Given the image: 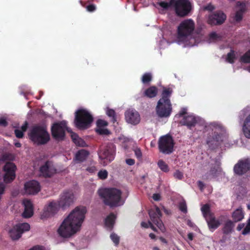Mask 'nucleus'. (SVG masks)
<instances>
[{"instance_id":"nucleus-1","label":"nucleus","mask_w":250,"mask_h":250,"mask_svg":"<svg viewBox=\"0 0 250 250\" xmlns=\"http://www.w3.org/2000/svg\"><path fill=\"white\" fill-rule=\"evenodd\" d=\"M86 212L84 207H76L63 221L58 229V234L62 237L69 238L80 229Z\"/></svg>"},{"instance_id":"nucleus-2","label":"nucleus","mask_w":250,"mask_h":250,"mask_svg":"<svg viewBox=\"0 0 250 250\" xmlns=\"http://www.w3.org/2000/svg\"><path fill=\"white\" fill-rule=\"evenodd\" d=\"M173 92L170 87H163L161 98L159 100L156 106L157 115L161 118L169 117L172 111L170 98Z\"/></svg>"},{"instance_id":"nucleus-3","label":"nucleus","mask_w":250,"mask_h":250,"mask_svg":"<svg viewBox=\"0 0 250 250\" xmlns=\"http://www.w3.org/2000/svg\"><path fill=\"white\" fill-rule=\"evenodd\" d=\"M100 196L104 199L105 205L111 208L121 205L122 192L116 188H105L101 191Z\"/></svg>"},{"instance_id":"nucleus-4","label":"nucleus","mask_w":250,"mask_h":250,"mask_svg":"<svg viewBox=\"0 0 250 250\" xmlns=\"http://www.w3.org/2000/svg\"><path fill=\"white\" fill-rule=\"evenodd\" d=\"M28 136L30 140L38 146L46 144L50 139L46 128L40 125L33 126Z\"/></svg>"},{"instance_id":"nucleus-5","label":"nucleus","mask_w":250,"mask_h":250,"mask_svg":"<svg viewBox=\"0 0 250 250\" xmlns=\"http://www.w3.org/2000/svg\"><path fill=\"white\" fill-rule=\"evenodd\" d=\"M93 121L92 115L85 109L77 110L75 113L74 124L80 130L89 128Z\"/></svg>"},{"instance_id":"nucleus-6","label":"nucleus","mask_w":250,"mask_h":250,"mask_svg":"<svg viewBox=\"0 0 250 250\" xmlns=\"http://www.w3.org/2000/svg\"><path fill=\"white\" fill-rule=\"evenodd\" d=\"M195 29V23L191 19H187L182 21L177 29L178 38L182 41L190 36Z\"/></svg>"},{"instance_id":"nucleus-7","label":"nucleus","mask_w":250,"mask_h":250,"mask_svg":"<svg viewBox=\"0 0 250 250\" xmlns=\"http://www.w3.org/2000/svg\"><path fill=\"white\" fill-rule=\"evenodd\" d=\"M174 141L169 134L161 136L158 142L160 152L164 154H170L174 151Z\"/></svg>"},{"instance_id":"nucleus-8","label":"nucleus","mask_w":250,"mask_h":250,"mask_svg":"<svg viewBox=\"0 0 250 250\" xmlns=\"http://www.w3.org/2000/svg\"><path fill=\"white\" fill-rule=\"evenodd\" d=\"M116 147L111 143L107 144L103 148L101 147L99 152V158L104 160V165L112 161L115 156Z\"/></svg>"},{"instance_id":"nucleus-9","label":"nucleus","mask_w":250,"mask_h":250,"mask_svg":"<svg viewBox=\"0 0 250 250\" xmlns=\"http://www.w3.org/2000/svg\"><path fill=\"white\" fill-rule=\"evenodd\" d=\"M66 130L68 132H72L70 128L67 127L65 122L55 123L51 127L52 137L58 141L63 140L65 137Z\"/></svg>"},{"instance_id":"nucleus-10","label":"nucleus","mask_w":250,"mask_h":250,"mask_svg":"<svg viewBox=\"0 0 250 250\" xmlns=\"http://www.w3.org/2000/svg\"><path fill=\"white\" fill-rule=\"evenodd\" d=\"M62 208L57 200H52L45 206L41 215L42 219L53 217Z\"/></svg>"},{"instance_id":"nucleus-11","label":"nucleus","mask_w":250,"mask_h":250,"mask_svg":"<svg viewBox=\"0 0 250 250\" xmlns=\"http://www.w3.org/2000/svg\"><path fill=\"white\" fill-rule=\"evenodd\" d=\"M176 14L179 17H185L191 10V4L188 0H177L174 2Z\"/></svg>"},{"instance_id":"nucleus-12","label":"nucleus","mask_w":250,"mask_h":250,"mask_svg":"<svg viewBox=\"0 0 250 250\" xmlns=\"http://www.w3.org/2000/svg\"><path fill=\"white\" fill-rule=\"evenodd\" d=\"M30 228L29 224L27 223H19L10 229L9 233L12 240H18L24 232L28 231Z\"/></svg>"},{"instance_id":"nucleus-13","label":"nucleus","mask_w":250,"mask_h":250,"mask_svg":"<svg viewBox=\"0 0 250 250\" xmlns=\"http://www.w3.org/2000/svg\"><path fill=\"white\" fill-rule=\"evenodd\" d=\"M226 18L227 16L224 12L216 11L208 16L207 22L211 26L221 25L225 22Z\"/></svg>"},{"instance_id":"nucleus-14","label":"nucleus","mask_w":250,"mask_h":250,"mask_svg":"<svg viewBox=\"0 0 250 250\" xmlns=\"http://www.w3.org/2000/svg\"><path fill=\"white\" fill-rule=\"evenodd\" d=\"M16 165L12 162H8L3 167L5 174L3 176V180L6 183L12 182L16 177Z\"/></svg>"},{"instance_id":"nucleus-15","label":"nucleus","mask_w":250,"mask_h":250,"mask_svg":"<svg viewBox=\"0 0 250 250\" xmlns=\"http://www.w3.org/2000/svg\"><path fill=\"white\" fill-rule=\"evenodd\" d=\"M151 221L162 231L165 230L164 225L161 219L162 213L159 208H151L148 212Z\"/></svg>"},{"instance_id":"nucleus-16","label":"nucleus","mask_w":250,"mask_h":250,"mask_svg":"<svg viewBox=\"0 0 250 250\" xmlns=\"http://www.w3.org/2000/svg\"><path fill=\"white\" fill-rule=\"evenodd\" d=\"M250 169V159H245L240 160L233 167V171L236 175L241 176Z\"/></svg>"},{"instance_id":"nucleus-17","label":"nucleus","mask_w":250,"mask_h":250,"mask_svg":"<svg viewBox=\"0 0 250 250\" xmlns=\"http://www.w3.org/2000/svg\"><path fill=\"white\" fill-rule=\"evenodd\" d=\"M40 172L43 177L49 178L56 172V169L51 161H47L40 167Z\"/></svg>"},{"instance_id":"nucleus-18","label":"nucleus","mask_w":250,"mask_h":250,"mask_svg":"<svg viewBox=\"0 0 250 250\" xmlns=\"http://www.w3.org/2000/svg\"><path fill=\"white\" fill-rule=\"evenodd\" d=\"M61 208L63 209L69 207L74 201V194L71 191H64L57 200Z\"/></svg>"},{"instance_id":"nucleus-19","label":"nucleus","mask_w":250,"mask_h":250,"mask_svg":"<svg viewBox=\"0 0 250 250\" xmlns=\"http://www.w3.org/2000/svg\"><path fill=\"white\" fill-rule=\"evenodd\" d=\"M25 193L29 195H35L41 190L40 183L36 180H31L24 184Z\"/></svg>"},{"instance_id":"nucleus-20","label":"nucleus","mask_w":250,"mask_h":250,"mask_svg":"<svg viewBox=\"0 0 250 250\" xmlns=\"http://www.w3.org/2000/svg\"><path fill=\"white\" fill-rule=\"evenodd\" d=\"M125 117L127 122L133 125L138 124L140 121L139 113L134 110H127L125 112Z\"/></svg>"},{"instance_id":"nucleus-21","label":"nucleus","mask_w":250,"mask_h":250,"mask_svg":"<svg viewBox=\"0 0 250 250\" xmlns=\"http://www.w3.org/2000/svg\"><path fill=\"white\" fill-rule=\"evenodd\" d=\"M23 204L24 210L22 214V217L25 218L31 217L33 215V207L31 201L29 200H24Z\"/></svg>"},{"instance_id":"nucleus-22","label":"nucleus","mask_w":250,"mask_h":250,"mask_svg":"<svg viewBox=\"0 0 250 250\" xmlns=\"http://www.w3.org/2000/svg\"><path fill=\"white\" fill-rule=\"evenodd\" d=\"M180 124L182 125L187 126L189 129L194 127L197 124V120L195 116L193 115H188L184 117L180 121Z\"/></svg>"},{"instance_id":"nucleus-23","label":"nucleus","mask_w":250,"mask_h":250,"mask_svg":"<svg viewBox=\"0 0 250 250\" xmlns=\"http://www.w3.org/2000/svg\"><path fill=\"white\" fill-rule=\"evenodd\" d=\"M89 155V152L84 149L78 151L75 156L74 160L77 163H82L85 161Z\"/></svg>"},{"instance_id":"nucleus-24","label":"nucleus","mask_w":250,"mask_h":250,"mask_svg":"<svg viewBox=\"0 0 250 250\" xmlns=\"http://www.w3.org/2000/svg\"><path fill=\"white\" fill-rule=\"evenodd\" d=\"M209 229L212 231L217 229L220 225V222L215 219L214 214L205 219Z\"/></svg>"},{"instance_id":"nucleus-25","label":"nucleus","mask_w":250,"mask_h":250,"mask_svg":"<svg viewBox=\"0 0 250 250\" xmlns=\"http://www.w3.org/2000/svg\"><path fill=\"white\" fill-rule=\"evenodd\" d=\"M158 93V88L154 85L150 86L146 88L143 93V96L148 98L155 97Z\"/></svg>"},{"instance_id":"nucleus-26","label":"nucleus","mask_w":250,"mask_h":250,"mask_svg":"<svg viewBox=\"0 0 250 250\" xmlns=\"http://www.w3.org/2000/svg\"><path fill=\"white\" fill-rule=\"evenodd\" d=\"M242 129L244 136L250 139V114L246 118Z\"/></svg>"},{"instance_id":"nucleus-27","label":"nucleus","mask_w":250,"mask_h":250,"mask_svg":"<svg viewBox=\"0 0 250 250\" xmlns=\"http://www.w3.org/2000/svg\"><path fill=\"white\" fill-rule=\"evenodd\" d=\"M71 136L73 142L76 146L81 147L86 146L85 142L83 139L80 138L76 133L71 132Z\"/></svg>"},{"instance_id":"nucleus-28","label":"nucleus","mask_w":250,"mask_h":250,"mask_svg":"<svg viewBox=\"0 0 250 250\" xmlns=\"http://www.w3.org/2000/svg\"><path fill=\"white\" fill-rule=\"evenodd\" d=\"M234 227V223L230 220H227L224 224L222 231L224 234H229L232 232Z\"/></svg>"},{"instance_id":"nucleus-29","label":"nucleus","mask_w":250,"mask_h":250,"mask_svg":"<svg viewBox=\"0 0 250 250\" xmlns=\"http://www.w3.org/2000/svg\"><path fill=\"white\" fill-rule=\"evenodd\" d=\"M244 217V213L242 209L237 208L233 211L232 218L234 222L241 221Z\"/></svg>"},{"instance_id":"nucleus-30","label":"nucleus","mask_w":250,"mask_h":250,"mask_svg":"<svg viewBox=\"0 0 250 250\" xmlns=\"http://www.w3.org/2000/svg\"><path fill=\"white\" fill-rule=\"evenodd\" d=\"M116 216L113 213H110L105 219V226L110 229L113 228Z\"/></svg>"},{"instance_id":"nucleus-31","label":"nucleus","mask_w":250,"mask_h":250,"mask_svg":"<svg viewBox=\"0 0 250 250\" xmlns=\"http://www.w3.org/2000/svg\"><path fill=\"white\" fill-rule=\"evenodd\" d=\"M219 169V167H211L209 172L204 176V179H208L210 176L213 178L216 177Z\"/></svg>"},{"instance_id":"nucleus-32","label":"nucleus","mask_w":250,"mask_h":250,"mask_svg":"<svg viewBox=\"0 0 250 250\" xmlns=\"http://www.w3.org/2000/svg\"><path fill=\"white\" fill-rule=\"evenodd\" d=\"M201 211L205 219L213 215V213L210 211L209 205L207 204L202 206Z\"/></svg>"},{"instance_id":"nucleus-33","label":"nucleus","mask_w":250,"mask_h":250,"mask_svg":"<svg viewBox=\"0 0 250 250\" xmlns=\"http://www.w3.org/2000/svg\"><path fill=\"white\" fill-rule=\"evenodd\" d=\"M152 80V75L150 72L144 73L142 78L141 81L145 84H149Z\"/></svg>"},{"instance_id":"nucleus-34","label":"nucleus","mask_w":250,"mask_h":250,"mask_svg":"<svg viewBox=\"0 0 250 250\" xmlns=\"http://www.w3.org/2000/svg\"><path fill=\"white\" fill-rule=\"evenodd\" d=\"M158 167L160 169L164 172H167L169 171V169L168 166L163 160H160L157 163Z\"/></svg>"},{"instance_id":"nucleus-35","label":"nucleus","mask_w":250,"mask_h":250,"mask_svg":"<svg viewBox=\"0 0 250 250\" xmlns=\"http://www.w3.org/2000/svg\"><path fill=\"white\" fill-rule=\"evenodd\" d=\"M106 113L108 117L111 118V121L113 123H114L117 121L116 113L114 110L109 108H107Z\"/></svg>"},{"instance_id":"nucleus-36","label":"nucleus","mask_w":250,"mask_h":250,"mask_svg":"<svg viewBox=\"0 0 250 250\" xmlns=\"http://www.w3.org/2000/svg\"><path fill=\"white\" fill-rule=\"evenodd\" d=\"M240 62L245 63H250V50L240 57Z\"/></svg>"},{"instance_id":"nucleus-37","label":"nucleus","mask_w":250,"mask_h":250,"mask_svg":"<svg viewBox=\"0 0 250 250\" xmlns=\"http://www.w3.org/2000/svg\"><path fill=\"white\" fill-rule=\"evenodd\" d=\"M244 9L241 8L239 10L237 11L234 17V20L237 21H240L243 19V15L244 12Z\"/></svg>"},{"instance_id":"nucleus-38","label":"nucleus","mask_w":250,"mask_h":250,"mask_svg":"<svg viewBox=\"0 0 250 250\" xmlns=\"http://www.w3.org/2000/svg\"><path fill=\"white\" fill-rule=\"evenodd\" d=\"M213 141L212 137H208L207 140V144L212 149H215L219 146L218 145H215V141Z\"/></svg>"},{"instance_id":"nucleus-39","label":"nucleus","mask_w":250,"mask_h":250,"mask_svg":"<svg viewBox=\"0 0 250 250\" xmlns=\"http://www.w3.org/2000/svg\"><path fill=\"white\" fill-rule=\"evenodd\" d=\"M235 59V55L233 50H231L230 52L227 54L226 60L230 63H233Z\"/></svg>"},{"instance_id":"nucleus-40","label":"nucleus","mask_w":250,"mask_h":250,"mask_svg":"<svg viewBox=\"0 0 250 250\" xmlns=\"http://www.w3.org/2000/svg\"><path fill=\"white\" fill-rule=\"evenodd\" d=\"M213 141H215V145H218L223 141L222 134L214 132V135L212 136Z\"/></svg>"},{"instance_id":"nucleus-41","label":"nucleus","mask_w":250,"mask_h":250,"mask_svg":"<svg viewBox=\"0 0 250 250\" xmlns=\"http://www.w3.org/2000/svg\"><path fill=\"white\" fill-rule=\"evenodd\" d=\"M179 209L184 213H187L188 212L187 206L186 202L185 200H183L179 203Z\"/></svg>"},{"instance_id":"nucleus-42","label":"nucleus","mask_w":250,"mask_h":250,"mask_svg":"<svg viewBox=\"0 0 250 250\" xmlns=\"http://www.w3.org/2000/svg\"><path fill=\"white\" fill-rule=\"evenodd\" d=\"M174 1L175 0H170L169 2L166 1H161L159 3V4L161 7L164 9H167L174 4Z\"/></svg>"},{"instance_id":"nucleus-43","label":"nucleus","mask_w":250,"mask_h":250,"mask_svg":"<svg viewBox=\"0 0 250 250\" xmlns=\"http://www.w3.org/2000/svg\"><path fill=\"white\" fill-rule=\"evenodd\" d=\"M110 238L112 240V241L114 242L115 245L116 246L118 245L120 242V238L115 233H112L110 234Z\"/></svg>"},{"instance_id":"nucleus-44","label":"nucleus","mask_w":250,"mask_h":250,"mask_svg":"<svg viewBox=\"0 0 250 250\" xmlns=\"http://www.w3.org/2000/svg\"><path fill=\"white\" fill-rule=\"evenodd\" d=\"M250 232V218L247 221L246 226L242 231V234L247 235Z\"/></svg>"},{"instance_id":"nucleus-45","label":"nucleus","mask_w":250,"mask_h":250,"mask_svg":"<svg viewBox=\"0 0 250 250\" xmlns=\"http://www.w3.org/2000/svg\"><path fill=\"white\" fill-rule=\"evenodd\" d=\"M98 175L101 179L104 180L107 177L108 172L106 170H100Z\"/></svg>"},{"instance_id":"nucleus-46","label":"nucleus","mask_w":250,"mask_h":250,"mask_svg":"<svg viewBox=\"0 0 250 250\" xmlns=\"http://www.w3.org/2000/svg\"><path fill=\"white\" fill-rule=\"evenodd\" d=\"M97 126L98 128L103 127L107 125V123L102 119H99L96 122Z\"/></svg>"},{"instance_id":"nucleus-47","label":"nucleus","mask_w":250,"mask_h":250,"mask_svg":"<svg viewBox=\"0 0 250 250\" xmlns=\"http://www.w3.org/2000/svg\"><path fill=\"white\" fill-rule=\"evenodd\" d=\"M209 39L211 41H217L220 39L221 37L215 32H212L209 35Z\"/></svg>"},{"instance_id":"nucleus-48","label":"nucleus","mask_w":250,"mask_h":250,"mask_svg":"<svg viewBox=\"0 0 250 250\" xmlns=\"http://www.w3.org/2000/svg\"><path fill=\"white\" fill-rule=\"evenodd\" d=\"M96 131L101 135H107L109 134V131L107 129H104L102 127L96 129Z\"/></svg>"},{"instance_id":"nucleus-49","label":"nucleus","mask_w":250,"mask_h":250,"mask_svg":"<svg viewBox=\"0 0 250 250\" xmlns=\"http://www.w3.org/2000/svg\"><path fill=\"white\" fill-rule=\"evenodd\" d=\"M15 135L18 138H22L23 137V132L22 131L16 129L14 131Z\"/></svg>"},{"instance_id":"nucleus-50","label":"nucleus","mask_w":250,"mask_h":250,"mask_svg":"<svg viewBox=\"0 0 250 250\" xmlns=\"http://www.w3.org/2000/svg\"><path fill=\"white\" fill-rule=\"evenodd\" d=\"M174 176L177 179L181 180L183 177V174L179 170H176L174 173Z\"/></svg>"},{"instance_id":"nucleus-51","label":"nucleus","mask_w":250,"mask_h":250,"mask_svg":"<svg viewBox=\"0 0 250 250\" xmlns=\"http://www.w3.org/2000/svg\"><path fill=\"white\" fill-rule=\"evenodd\" d=\"M135 154L136 157L138 159H140L142 158V153L141 150L140 148H136L134 150Z\"/></svg>"},{"instance_id":"nucleus-52","label":"nucleus","mask_w":250,"mask_h":250,"mask_svg":"<svg viewBox=\"0 0 250 250\" xmlns=\"http://www.w3.org/2000/svg\"><path fill=\"white\" fill-rule=\"evenodd\" d=\"M86 9L88 11L92 12L96 9V6L94 4H89L86 6Z\"/></svg>"},{"instance_id":"nucleus-53","label":"nucleus","mask_w":250,"mask_h":250,"mask_svg":"<svg viewBox=\"0 0 250 250\" xmlns=\"http://www.w3.org/2000/svg\"><path fill=\"white\" fill-rule=\"evenodd\" d=\"M7 125L8 122H7L5 119L2 118L0 119V126L5 127L7 126Z\"/></svg>"},{"instance_id":"nucleus-54","label":"nucleus","mask_w":250,"mask_h":250,"mask_svg":"<svg viewBox=\"0 0 250 250\" xmlns=\"http://www.w3.org/2000/svg\"><path fill=\"white\" fill-rule=\"evenodd\" d=\"M125 162L129 166H132L135 164V160L133 159H126Z\"/></svg>"},{"instance_id":"nucleus-55","label":"nucleus","mask_w":250,"mask_h":250,"mask_svg":"<svg viewBox=\"0 0 250 250\" xmlns=\"http://www.w3.org/2000/svg\"><path fill=\"white\" fill-rule=\"evenodd\" d=\"M152 198L154 200L158 201L160 200L161 196L158 193H154L152 196Z\"/></svg>"},{"instance_id":"nucleus-56","label":"nucleus","mask_w":250,"mask_h":250,"mask_svg":"<svg viewBox=\"0 0 250 250\" xmlns=\"http://www.w3.org/2000/svg\"><path fill=\"white\" fill-rule=\"evenodd\" d=\"M197 184H198V186L200 189L201 190H203L204 188V187H205V185L203 183V182H202L201 181H199L197 182Z\"/></svg>"},{"instance_id":"nucleus-57","label":"nucleus","mask_w":250,"mask_h":250,"mask_svg":"<svg viewBox=\"0 0 250 250\" xmlns=\"http://www.w3.org/2000/svg\"><path fill=\"white\" fill-rule=\"evenodd\" d=\"M27 127H28V123L26 121L25 122V123L21 126V131L23 132H25V131H26L27 129Z\"/></svg>"},{"instance_id":"nucleus-58","label":"nucleus","mask_w":250,"mask_h":250,"mask_svg":"<svg viewBox=\"0 0 250 250\" xmlns=\"http://www.w3.org/2000/svg\"><path fill=\"white\" fill-rule=\"evenodd\" d=\"M187 113L186 109L185 108H183L179 112V116L182 117L185 115Z\"/></svg>"},{"instance_id":"nucleus-59","label":"nucleus","mask_w":250,"mask_h":250,"mask_svg":"<svg viewBox=\"0 0 250 250\" xmlns=\"http://www.w3.org/2000/svg\"><path fill=\"white\" fill-rule=\"evenodd\" d=\"M244 226L245 224L244 223L239 224L237 227V229L238 231H240L244 227Z\"/></svg>"},{"instance_id":"nucleus-60","label":"nucleus","mask_w":250,"mask_h":250,"mask_svg":"<svg viewBox=\"0 0 250 250\" xmlns=\"http://www.w3.org/2000/svg\"><path fill=\"white\" fill-rule=\"evenodd\" d=\"M86 170L89 171V172L90 173H93L95 171V167H89L88 168H87Z\"/></svg>"},{"instance_id":"nucleus-61","label":"nucleus","mask_w":250,"mask_h":250,"mask_svg":"<svg viewBox=\"0 0 250 250\" xmlns=\"http://www.w3.org/2000/svg\"><path fill=\"white\" fill-rule=\"evenodd\" d=\"M193 233L190 232L188 234V238L190 241H192L193 239Z\"/></svg>"},{"instance_id":"nucleus-62","label":"nucleus","mask_w":250,"mask_h":250,"mask_svg":"<svg viewBox=\"0 0 250 250\" xmlns=\"http://www.w3.org/2000/svg\"><path fill=\"white\" fill-rule=\"evenodd\" d=\"M148 224H149V226L150 227V228L152 229L154 231H156V228L153 225V224H152V223L150 221L148 222Z\"/></svg>"},{"instance_id":"nucleus-63","label":"nucleus","mask_w":250,"mask_h":250,"mask_svg":"<svg viewBox=\"0 0 250 250\" xmlns=\"http://www.w3.org/2000/svg\"><path fill=\"white\" fill-rule=\"evenodd\" d=\"M141 226L145 228H148L149 227L148 224L145 222H142L141 223Z\"/></svg>"},{"instance_id":"nucleus-64","label":"nucleus","mask_w":250,"mask_h":250,"mask_svg":"<svg viewBox=\"0 0 250 250\" xmlns=\"http://www.w3.org/2000/svg\"><path fill=\"white\" fill-rule=\"evenodd\" d=\"M149 236L151 239H154L156 238V235L153 233H150Z\"/></svg>"}]
</instances>
